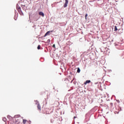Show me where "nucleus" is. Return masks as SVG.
<instances>
[{
	"label": "nucleus",
	"instance_id": "423d86ee",
	"mask_svg": "<svg viewBox=\"0 0 124 124\" xmlns=\"http://www.w3.org/2000/svg\"><path fill=\"white\" fill-rule=\"evenodd\" d=\"M39 15H40V16H42V17H44L45 16L44 13L42 12H40L39 13Z\"/></svg>",
	"mask_w": 124,
	"mask_h": 124
},
{
	"label": "nucleus",
	"instance_id": "20e7f679",
	"mask_svg": "<svg viewBox=\"0 0 124 124\" xmlns=\"http://www.w3.org/2000/svg\"><path fill=\"white\" fill-rule=\"evenodd\" d=\"M53 32V31H47L46 33V34L44 35V37H46V36H47V35H48L50 34V32Z\"/></svg>",
	"mask_w": 124,
	"mask_h": 124
},
{
	"label": "nucleus",
	"instance_id": "dca6fc26",
	"mask_svg": "<svg viewBox=\"0 0 124 124\" xmlns=\"http://www.w3.org/2000/svg\"><path fill=\"white\" fill-rule=\"evenodd\" d=\"M16 124H22V123H21V122H16Z\"/></svg>",
	"mask_w": 124,
	"mask_h": 124
},
{
	"label": "nucleus",
	"instance_id": "4468645a",
	"mask_svg": "<svg viewBox=\"0 0 124 124\" xmlns=\"http://www.w3.org/2000/svg\"><path fill=\"white\" fill-rule=\"evenodd\" d=\"M88 17V14L85 15V19L87 20V17Z\"/></svg>",
	"mask_w": 124,
	"mask_h": 124
},
{
	"label": "nucleus",
	"instance_id": "39448f33",
	"mask_svg": "<svg viewBox=\"0 0 124 124\" xmlns=\"http://www.w3.org/2000/svg\"><path fill=\"white\" fill-rule=\"evenodd\" d=\"M37 108L39 112L41 111V107L40 106V105L39 104H38L37 105Z\"/></svg>",
	"mask_w": 124,
	"mask_h": 124
},
{
	"label": "nucleus",
	"instance_id": "f03ea898",
	"mask_svg": "<svg viewBox=\"0 0 124 124\" xmlns=\"http://www.w3.org/2000/svg\"><path fill=\"white\" fill-rule=\"evenodd\" d=\"M67 4H68V0H65V3L63 5V7L64 8L67 7Z\"/></svg>",
	"mask_w": 124,
	"mask_h": 124
},
{
	"label": "nucleus",
	"instance_id": "f3484780",
	"mask_svg": "<svg viewBox=\"0 0 124 124\" xmlns=\"http://www.w3.org/2000/svg\"><path fill=\"white\" fill-rule=\"evenodd\" d=\"M52 47H53V48H56V45L55 44H54L53 46H52Z\"/></svg>",
	"mask_w": 124,
	"mask_h": 124
},
{
	"label": "nucleus",
	"instance_id": "2eb2a0df",
	"mask_svg": "<svg viewBox=\"0 0 124 124\" xmlns=\"http://www.w3.org/2000/svg\"><path fill=\"white\" fill-rule=\"evenodd\" d=\"M7 118H8V119H11V118H12V117H11V116H10L9 115H8Z\"/></svg>",
	"mask_w": 124,
	"mask_h": 124
},
{
	"label": "nucleus",
	"instance_id": "f8f14e48",
	"mask_svg": "<svg viewBox=\"0 0 124 124\" xmlns=\"http://www.w3.org/2000/svg\"><path fill=\"white\" fill-rule=\"evenodd\" d=\"M114 31H118V28H117V26L114 27Z\"/></svg>",
	"mask_w": 124,
	"mask_h": 124
},
{
	"label": "nucleus",
	"instance_id": "a211bd4d",
	"mask_svg": "<svg viewBox=\"0 0 124 124\" xmlns=\"http://www.w3.org/2000/svg\"><path fill=\"white\" fill-rule=\"evenodd\" d=\"M74 118H76V117H74Z\"/></svg>",
	"mask_w": 124,
	"mask_h": 124
},
{
	"label": "nucleus",
	"instance_id": "7ed1b4c3",
	"mask_svg": "<svg viewBox=\"0 0 124 124\" xmlns=\"http://www.w3.org/2000/svg\"><path fill=\"white\" fill-rule=\"evenodd\" d=\"M34 21H38V20H39V16H34Z\"/></svg>",
	"mask_w": 124,
	"mask_h": 124
},
{
	"label": "nucleus",
	"instance_id": "f257e3e1",
	"mask_svg": "<svg viewBox=\"0 0 124 124\" xmlns=\"http://www.w3.org/2000/svg\"><path fill=\"white\" fill-rule=\"evenodd\" d=\"M16 9L20 15L23 14V12H22V10H21V7H20L18 5H16Z\"/></svg>",
	"mask_w": 124,
	"mask_h": 124
},
{
	"label": "nucleus",
	"instance_id": "6e6552de",
	"mask_svg": "<svg viewBox=\"0 0 124 124\" xmlns=\"http://www.w3.org/2000/svg\"><path fill=\"white\" fill-rule=\"evenodd\" d=\"M21 6H24L25 7V6H27V4L24 3V2H22L21 3Z\"/></svg>",
	"mask_w": 124,
	"mask_h": 124
},
{
	"label": "nucleus",
	"instance_id": "ddd939ff",
	"mask_svg": "<svg viewBox=\"0 0 124 124\" xmlns=\"http://www.w3.org/2000/svg\"><path fill=\"white\" fill-rule=\"evenodd\" d=\"M37 49H38V50L40 49V45L38 46Z\"/></svg>",
	"mask_w": 124,
	"mask_h": 124
},
{
	"label": "nucleus",
	"instance_id": "1a4fd4ad",
	"mask_svg": "<svg viewBox=\"0 0 124 124\" xmlns=\"http://www.w3.org/2000/svg\"><path fill=\"white\" fill-rule=\"evenodd\" d=\"M23 123L24 124H25L26 123H27V120L23 119Z\"/></svg>",
	"mask_w": 124,
	"mask_h": 124
},
{
	"label": "nucleus",
	"instance_id": "9d476101",
	"mask_svg": "<svg viewBox=\"0 0 124 124\" xmlns=\"http://www.w3.org/2000/svg\"><path fill=\"white\" fill-rule=\"evenodd\" d=\"M80 71H81V70H80V68H78V70H77L78 73H80Z\"/></svg>",
	"mask_w": 124,
	"mask_h": 124
},
{
	"label": "nucleus",
	"instance_id": "9b49d317",
	"mask_svg": "<svg viewBox=\"0 0 124 124\" xmlns=\"http://www.w3.org/2000/svg\"><path fill=\"white\" fill-rule=\"evenodd\" d=\"M2 121H3V122H6V118L5 117H3L2 118Z\"/></svg>",
	"mask_w": 124,
	"mask_h": 124
},
{
	"label": "nucleus",
	"instance_id": "0eeeda50",
	"mask_svg": "<svg viewBox=\"0 0 124 124\" xmlns=\"http://www.w3.org/2000/svg\"><path fill=\"white\" fill-rule=\"evenodd\" d=\"M91 83V81L90 80H86L85 82H84V85H86V84H89Z\"/></svg>",
	"mask_w": 124,
	"mask_h": 124
}]
</instances>
